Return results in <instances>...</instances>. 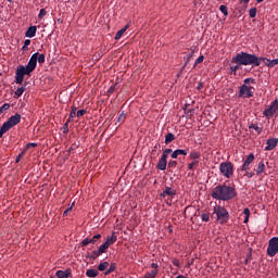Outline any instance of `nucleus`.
Segmentation results:
<instances>
[{"instance_id":"f257e3e1","label":"nucleus","mask_w":278,"mask_h":278,"mask_svg":"<svg viewBox=\"0 0 278 278\" xmlns=\"http://www.w3.org/2000/svg\"><path fill=\"white\" fill-rule=\"evenodd\" d=\"M264 62L265 66L273 68L278 64V58L270 60L266 58H257L255 54L248 52H239L231 59V64H244L245 66H260Z\"/></svg>"},{"instance_id":"f03ea898","label":"nucleus","mask_w":278,"mask_h":278,"mask_svg":"<svg viewBox=\"0 0 278 278\" xmlns=\"http://www.w3.org/2000/svg\"><path fill=\"white\" fill-rule=\"evenodd\" d=\"M39 64H45V54H39L34 53L27 65H20L15 72V83L16 84H23V81L25 80V75H27L29 77V75H31V73H34V71H36V66Z\"/></svg>"},{"instance_id":"7ed1b4c3","label":"nucleus","mask_w":278,"mask_h":278,"mask_svg":"<svg viewBox=\"0 0 278 278\" xmlns=\"http://www.w3.org/2000/svg\"><path fill=\"white\" fill-rule=\"evenodd\" d=\"M236 188L227 185H219L213 189L211 195L217 201H231V199H236Z\"/></svg>"},{"instance_id":"20e7f679","label":"nucleus","mask_w":278,"mask_h":278,"mask_svg":"<svg viewBox=\"0 0 278 278\" xmlns=\"http://www.w3.org/2000/svg\"><path fill=\"white\" fill-rule=\"evenodd\" d=\"M251 84H255L254 78H245L243 80V85L239 88V97L242 99H251V97H253L255 88L251 86Z\"/></svg>"},{"instance_id":"39448f33","label":"nucleus","mask_w":278,"mask_h":278,"mask_svg":"<svg viewBox=\"0 0 278 278\" xmlns=\"http://www.w3.org/2000/svg\"><path fill=\"white\" fill-rule=\"evenodd\" d=\"M21 123V114L12 115L7 122H4L0 128V138H3V134H8L12 127H16Z\"/></svg>"},{"instance_id":"423d86ee","label":"nucleus","mask_w":278,"mask_h":278,"mask_svg":"<svg viewBox=\"0 0 278 278\" xmlns=\"http://www.w3.org/2000/svg\"><path fill=\"white\" fill-rule=\"evenodd\" d=\"M219 173L226 179H231L233 177V163L226 161L219 164Z\"/></svg>"},{"instance_id":"0eeeda50","label":"nucleus","mask_w":278,"mask_h":278,"mask_svg":"<svg viewBox=\"0 0 278 278\" xmlns=\"http://www.w3.org/2000/svg\"><path fill=\"white\" fill-rule=\"evenodd\" d=\"M213 214L216 215L217 223H220V225H225L229 220V212L223 206H215Z\"/></svg>"},{"instance_id":"6e6552de","label":"nucleus","mask_w":278,"mask_h":278,"mask_svg":"<svg viewBox=\"0 0 278 278\" xmlns=\"http://www.w3.org/2000/svg\"><path fill=\"white\" fill-rule=\"evenodd\" d=\"M278 112V100L276 99L275 101H273L270 103V105H268L264 112H263V116H265L266 118H273V116H275V114H277Z\"/></svg>"},{"instance_id":"1a4fd4ad","label":"nucleus","mask_w":278,"mask_h":278,"mask_svg":"<svg viewBox=\"0 0 278 278\" xmlns=\"http://www.w3.org/2000/svg\"><path fill=\"white\" fill-rule=\"evenodd\" d=\"M278 254V237H274L269 240L267 248V255L275 257Z\"/></svg>"},{"instance_id":"9d476101","label":"nucleus","mask_w":278,"mask_h":278,"mask_svg":"<svg viewBox=\"0 0 278 278\" xmlns=\"http://www.w3.org/2000/svg\"><path fill=\"white\" fill-rule=\"evenodd\" d=\"M151 268H153V270L147 271L146 275L143 276V278H155V277H157V273H160V265H157V263H152Z\"/></svg>"},{"instance_id":"9b49d317","label":"nucleus","mask_w":278,"mask_h":278,"mask_svg":"<svg viewBox=\"0 0 278 278\" xmlns=\"http://www.w3.org/2000/svg\"><path fill=\"white\" fill-rule=\"evenodd\" d=\"M100 238L101 235H96L91 239L86 238L81 241V247H88V244H97V240H100Z\"/></svg>"},{"instance_id":"f8f14e48","label":"nucleus","mask_w":278,"mask_h":278,"mask_svg":"<svg viewBox=\"0 0 278 278\" xmlns=\"http://www.w3.org/2000/svg\"><path fill=\"white\" fill-rule=\"evenodd\" d=\"M266 147H265V151H273V149H275L278 144V139L277 138H270L266 141Z\"/></svg>"},{"instance_id":"ddd939ff","label":"nucleus","mask_w":278,"mask_h":278,"mask_svg":"<svg viewBox=\"0 0 278 278\" xmlns=\"http://www.w3.org/2000/svg\"><path fill=\"white\" fill-rule=\"evenodd\" d=\"M168 159H166V156H161V159H160V161H159V163H157V165H156V168L159 169V170H166V166H167V164H168V161H167Z\"/></svg>"},{"instance_id":"4468645a","label":"nucleus","mask_w":278,"mask_h":278,"mask_svg":"<svg viewBox=\"0 0 278 278\" xmlns=\"http://www.w3.org/2000/svg\"><path fill=\"white\" fill-rule=\"evenodd\" d=\"M55 277H58V278H68V277H71V268H67L65 270H58L55 273Z\"/></svg>"},{"instance_id":"2eb2a0df","label":"nucleus","mask_w":278,"mask_h":278,"mask_svg":"<svg viewBox=\"0 0 278 278\" xmlns=\"http://www.w3.org/2000/svg\"><path fill=\"white\" fill-rule=\"evenodd\" d=\"M36 31H38V28L36 26H30L25 33L26 38H34L36 36Z\"/></svg>"},{"instance_id":"dca6fc26","label":"nucleus","mask_w":278,"mask_h":278,"mask_svg":"<svg viewBox=\"0 0 278 278\" xmlns=\"http://www.w3.org/2000/svg\"><path fill=\"white\" fill-rule=\"evenodd\" d=\"M201 159V152L192 150L188 156V160L199 161Z\"/></svg>"},{"instance_id":"f3484780","label":"nucleus","mask_w":278,"mask_h":278,"mask_svg":"<svg viewBox=\"0 0 278 278\" xmlns=\"http://www.w3.org/2000/svg\"><path fill=\"white\" fill-rule=\"evenodd\" d=\"M117 240L118 237L116 236V232H113L111 237L106 238V241L104 243L108 244L109 247H112V244H114V242H116Z\"/></svg>"},{"instance_id":"a211bd4d","label":"nucleus","mask_w":278,"mask_h":278,"mask_svg":"<svg viewBox=\"0 0 278 278\" xmlns=\"http://www.w3.org/2000/svg\"><path fill=\"white\" fill-rule=\"evenodd\" d=\"M263 173H266V165L264 164V161H261L256 167V175L260 176Z\"/></svg>"},{"instance_id":"6ab92c4d","label":"nucleus","mask_w":278,"mask_h":278,"mask_svg":"<svg viewBox=\"0 0 278 278\" xmlns=\"http://www.w3.org/2000/svg\"><path fill=\"white\" fill-rule=\"evenodd\" d=\"M175 194H176L175 189L170 187H166V189L162 193L163 197H175Z\"/></svg>"},{"instance_id":"aec40b11","label":"nucleus","mask_w":278,"mask_h":278,"mask_svg":"<svg viewBox=\"0 0 278 278\" xmlns=\"http://www.w3.org/2000/svg\"><path fill=\"white\" fill-rule=\"evenodd\" d=\"M128 27H129V24H127L124 28L118 30L115 35V40H121V38H123V34H125V31H127Z\"/></svg>"},{"instance_id":"412c9836","label":"nucleus","mask_w":278,"mask_h":278,"mask_svg":"<svg viewBox=\"0 0 278 278\" xmlns=\"http://www.w3.org/2000/svg\"><path fill=\"white\" fill-rule=\"evenodd\" d=\"M75 114H77V106H72V111L70 113V117L67 122L65 123V127H68V124L71 123V118H75Z\"/></svg>"},{"instance_id":"4be33fe9","label":"nucleus","mask_w":278,"mask_h":278,"mask_svg":"<svg viewBox=\"0 0 278 278\" xmlns=\"http://www.w3.org/2000/svg\"><path fill=\"white\" fill-rule=\"evenodd\" d=\"M86 277H89V278L99 277V270H97V269H88L86 271Z\"/></svg>"},{"instance_id":"5701e85b","label":"nucleus","mask_w":278,"mask_h":278,"mask_svg":"<svg viewBox=\"0 0 278 278\" xmlns=\"http://www.w3.org/2000/svg\"><path fill=\"white\" fill-rule=\"evenodd\" d=\"M199 168V161L191 160V163L188 164L189 170H197Z\"/></svg>"},{"instance_id":"b1692460","label":"nucleus","mask_w":278,"mask_h":278,"mask_svg":"<svg viewBox=\"0 0 278 278\" xmlns=\"http://www.w3.org/2000/svg\"><path fill=\"white\" fill-rule=\"evenodd\" d=\"M108 268H110L109 262H102L98 266V270H100V273H103V270H108Z\"/></svg>"},{"instance_id":"393cba45","label":"nucleus","mask_w":278,"mask_h":278,"mask_svg":"<svg viewBox=\"0 0 278 278\" xmlns=\"http://www.w3.org/2000/svg\"><path fill=\"white\" fill-rule=\"evenodd\" d=\"M26 88L25 87H20L16 89L14 92V99H18L20 97H23V92H25Z\"/></svg>"},{"instance_id":"a878e982","label":"nucleus","mask_w":278,"mask_h":278,"mask_svg":"<svg viewBox=\"0 0 278 278\" xmlns=\"http://www.w3.org/2000/svg\"><path fill=\"white\" fill-rule=\"evenodd\" d=\"M101 255H103V252L98 249L92 252V254L90 255V260H97L98 257H101Z\"/></svg>"},{"instance_id":"bb28decb","label":"nucleus","mask_w":278,"mask_h":278,"mask_svg":"<svg viewBox=\"0 0 278 278\" xmlns=\"http://www.w3.org/2000/svg\"><path fill=\"white\" fill-rule=\"evenodd\" d=\"M173 140H175V135L173 132H168L165 136V144H170V142H173Z\"/></svg>"},{"instance_id":"cd10ccee","label":"nucleus","mask_w":278,"mask_h":278,"mask_svg":"<svg viewBox=\"0 0 278 278\" xmlns=\"http://www.w3.org/2000/svg\"><path fill=\"white\" fill-rule=\"evenodd\" d=\"M114 270H116V264L115 263L110 265V267L104 271V275L105 276L112 275V273H114Z\"/></svg>"},{"instance_id":"c85d7f7f","label":"nucleus","mask_w":278,"mask_h":278,"mask_svg":"<svg viewBox=\"0 0 278 278\" xmlns=\"http://www.w3.org/2000/svg\"><path fill=\"white\" fill-rule=\"evenodd\" d=\"M254 161H255V155L253 153H250L243 163L251 165L253 164Z\"/></svg>"},{"instance_id":"c756f323","label":"nucleus","mask_w":278,"mask_h":278,"mask_svg":"<svg viewBox=\"0 0 278 278\" xmlns=\"http://www.w3.org/2000/svg\"><path fill=\"white\" fill-rule=\"evenodd\" d=\"M243 215H244V220H243V223H249V218H250V216H251V210H249V208H244L243 210Z\"/></svg>"},{"instance_id":"7c9ffc66","label":"nucleus","mask_w":278,"mask_h":278,"mask_svg":"<svg viewBox=\"0 0 278 278\" xmlns=\"http://www.w3.org/2000/svg\"><path fill=\"white\" fill-rule=\"evenodd\" d=\"M249 129H255L256 134H262V127L257 126V124H251Z\"/></svg>"},{"instance_id":"2f4dec72","label":"nucleus","mask_w":278,"mask_h":278,"mask_svg":"<svg viewBox=\"0 0 278 278\" xmlns=\"http://www.w3.org/2000/svg\"><path fill=\"white\" fill-rule=\"evenodd\" d=\"M219 10H220L222 14H224V16H229V11L227 10V5L222 4L219 7Z\"/></svg>"},{"instance_id":"473e14b6","label":"nucleus","mask_w":278,"mask_h":278,"mask_svg":"<svg viewBox=\"0 0 278 278\" xmlns=\"http://www.w3.org/2000/svg\"><path fill=\"white\" fill-rule=\"evenodd\" d=\"M235 64L237 65L230 67L231 73H233L235 75L240 70V66H245L244 64H238V63H235Z\"/></svg>"},{"instance_id":"72a5a7b5","label":"nucleus","mask_w":278,"mask_h":278,"mask_svg":"<svg viewBox=\"0 0 278 278\" xmlns=\"http://www.w3.org/2000/svg\"><path fill=\"white\" fill-rule=\"evenodd\" d=\"M249 15H250V18H255V16H257V9L256 8L250 9Z\"/></svg>"},{"instance_id":"f704fd0d","label":"nucleus","mask_w":278,"mask_h":278,"mask_svg":"<svg viewBox=\"0 0 278 278\" xmlns=\"http://www.w3.org/2000/svg\"><path fill=\"white\" fill-rule=\"evenodd\" d=\"M8 110H10V103H4L2 106H0V114L8 112Z\"/></svg>"},{"instance_id":"c9c22d12","label":"nucleus","mask_w":278,"mask_h":278,"mask_svg":"<svg viewBox=\"0 0 278 278\" xmlns=\"http://www.w3.org/2000/svg\"><path fill=\"white\" fill-rule=\"evenodd\" d=\"M117 85H112L109 89H108V94H114V92H116V90H118V88L116 87Z\"/></svg>"},{"instance_id":"e433bc0d","label":"nucleus","mask_w":278,"mask_h":278,"mask_svg":"<svg viewBox=\"0 0 278 278\" xmlns=\"http://www.w3.org/2000/svg\"><path fill=\"white\" fill-rule=\"evenodd\" d=\"M108 249H110V247L105 243L99 247V250L102 252V254L108 253Z\"/></svg>"},{"instance_id":"4c0bfd02","label":"nucleus","mask_w":278,"mask_h":278,"mask_svg":"<svg viewBox=\"0 0 278 278\" xmlns=\"http://www.w3.org/2000/svg\"><path fill=\"white\" fill-rule=\"evenodd\" d=\"M170 153H173V149H165L162 156L168 159V155H170Z\"/></svg>"},{"instance_id":"58836bf2","label":"nucleus","mask_w":278,"mask_h":278,"mask_svg":"<svg viewBox=\"0 0 278 278\" xmlns=\"http://www.w3.org/2000/svg\"><path fill=\"white\" fill-rule=\"evenodd\" d=\"M241 170L243 173H247V170H251V165H249L248 163H243L241 166Z\"/></svg>"},{"instance_id":"ea45409f","label":"nucleus","mask_w":278,"mask_h":278,"mask_svg":"<svg viewBox=\"0 0 278 278\" xmlns=\"http://www.w3.org/2000/svg\"><path fill=\"white\" fill-rule=\"evenodd\" d=\"M25 153H27V149H24L22 151V153H20L15 160L16 164H18V162H21V157H23V155H25Z\"/></svg>"},{"instance_id":"a19ab883","label":"nucleus","mask_w":278,"mask_h":278,"mask_svg":"<svg viewBox=\"0 0 278 278\" xmlns=\"http://www.w3.org/2000/svg\"><path fill=\"white\" fill-rule=\"evenodd\" d=\"M201 218H202V220H203L204 223H210V215H208V213H203V214L201 215Z\"/></svg>"},{"instance_id":"79ce46f5","label":"nucleus","mask_w":278,"mask_h":278,"mask_svg":"<svg viewBox=\"0 0 278 278\" xmlns=\"http://www.w3.org/2000/svg\"><path fill=\"white\" fill-rule=\"evenodd\" d=\"M172 263L174 266H176V268H181V263L179 262L178 258H173Z\"/></svg>"},{"instance_id":"37998d69","label":"nucleus","mask_w":278,"mask_h":278,"mask_svg":"<svg viewBox=\"0 0 278 278\" xmlns=\"http://www.w3.org/2000/svg\"><path fill=\"white\" fill-rule=\"evenodd\" d=\"M203 60H205V56L204 55H200L195 62H194V66H197L198 64H202Z\"/></svg>"},{"instance_id":"c03bdc74","label":"nucleus","mask_w":278,"mask_h":278,"mask_svg":"<svg viewBox=\"0 0 278 278\" xmlns=\"http://www.w3.org/2000/svg\"><path fill=\"white\" fill-rule=\"evenodd\" d=\"M178 155H188V150L177 149L175 150Z\"/></svg>"},{"instance_id":"a18cd8bd","label":"nucleus","mask_w":278,"mask_h":278,"mask_svg":"<svg viewBox=\"0 0 278 278\" xmlns=\"http://www.w3.org/2000/svg\"><path fill=\"white\" fill-rule=\"evenodd\" d=\"M45 16H47V10L41 9L39 14H38V18H45Z\"/></svg>"},{"instance_id":"49530a36","label":"nucleus","mask_w":278,"mask_h":278,"mask_svg":"<svg viewBox=\"0 0 278 278\" xmlns=\"http://www.w3.org/2000/svg\"><path fill=\"white\" fill-rule=\"evenodd\" d=\"M167 166H168V168H176L177 167V161H169Z\"/></svg>"},{"instance_id":"de8ad7c7","label":"nucleus","mask_w":278,"mask_h":278,"mask_svg":"<svg viewBox=\"0 0 278 278\" xmlns=\"http://www.w3.org/2000/svg\"><path fill=\"white\" fill-rule=\"evenodd\" d=\"M31 147H33V148L38 147V143H36V142L27 143V144H26V148H25L26 151H27V149H31Z\"/></svg>"},{"instance_id":"09e8293b","label":"nucleus","mask_w":278,"mask_h":278,"mask_svg":"<svg viewBox=\"0 0 278 278\" xmlns=\"http://www.w3.org/2000/svg\"><path fill=\"white\" fill-rule=\"evenodd\" d=\"M84 114H86V110H79V111H77L76 116L79 118V117L84 116Z\"/></svg>"},{"instance_id":"8fccbe9b","label":"nucleus","mask_w":278,"mask_h":278,"mask_svg":"<svg viewBox=\"0 0 278 278\" xmlns=\"http://www.w3.org/2000/svg\"><path fill=\"white\" fill-rule=\"evenodd\" d=\"M253 175H255V173H253V172H251V173L245 172L244 177H249V179H251V177H253Z\"/></svg>"},{"instance_id":"3c124183","label":"nucleus","mask_w":278,"mask_h":278,"mask_svg":"<svg viewBox=\"0 0 278 278\" xmlns=\"http://www.w3.org/2000/svg\"><path fill=\"white\" fill-rule=\"evenodd\" d=\"M173 160H177L179 157V154L176 152V150L172 153Z\"/></svg>"},{"instance_id":"603ef678","label":"nucleus","mask_w":278,"mask_h":278,"mask_svg":"<svg viewBox=\"0 0 278 278\" xmlns=\"http://www.w3.org/2000/svg\"><path fill=\"white\" fill-rule=\"evenodd\" d=\"M71 210H73V207H68L67 210H65L63 216H68V212H71Z\"/></svg>"},{"instance_id":"864d4df0","label":"nucleus","mask_w":278,"mask_h":278,"mask_svg":"<svg viewBox=\"0 0 278 278\" xmlns=\"http://www.w3.org/2000/svg\"><path fill=\"white\" fill-rule=\"evenodd\" d=\"M29 45H31V40L26 39V40L24 41V46L29 47Z\"/></svg>"},{"instance_id":"5fc2aeb1","label":"nucleus","mask_w":278,"mask_h":278,"mask_svg":"<svg viewBox=\"0 0 278 278\" xmlns=\"http://www.w3.org/2000/svg\"><path fill=\"white\" fill-rule=\"evenodd\" d=\"M203 88V83H200L197 87L198 90H201Z\"/></svg>"},{"instance_id":"6e6d98bb","label":"nucleus","mask_w":278,"mask_h":278,"mask_svg":"<svg viewBox=\"0 0 278 278\" xmlns=\"http://www.w3.org/2000/svg\"><path fill=\"white\" fill-rule=\"evenodd\" d=\"M22 51H27V46H23Z\"/></svg>"},{"instance_id":"4d7b16f0","label":"nucleus","mask_w":278,"mask_h":278,"mask_svg":"<svg viewBox=\"0 0 278 278\" xmlns=\"http://www.w3.org/2000/svg\"><path fill=\"white\" fill-rule=\"evenodd\" d=\"M243 3H249L251 0H242Z\"/></svg>"},{"instance_id":"13d9d810","label":"nucleus","mask_w":278,"mask_h":278,"mask_svg":"<svg viewBox=\"0 0 278 278\" xmlns=\"http://www.w3.org/2000/svg\"><path fill=\"white\" fill-rule=\"evenodd\" d=\"M264 0H256L257 3H262Z\"/></svg>"},{"instance_id":"bf43d9fd","label":"nucleus","mask_w":278,"mask_h":278,"mask_svg":"<svg viewBox=\"0 0 278 278\" xmlns=\"http://www.w3.org/2000/svg\"><path fill=\"white\" fill-rule=\"evenodd\" d=\"M121 118H125V116H124V115H119V119H121Z\"/></svg>"},{"instance_id":"052dcab7","label":"nucleus","mask_w":278,"mask_h":278,"mask_svg":"<svg viewBox=\"0 0 278 278\" xmlns=\"http://www.w3.org/2000/svg\"><path fill=\"white\" fill-rule=\"evenodd\" d=\"M187 267L190 268V263L187 264Z\"/></svg>"},{"instance_id":"680f3d73","label":"nucleus","mask_w":278,"mask_h":278,"mask_svg":"<svg viewBox=\"0 0 278 278\" xmlns=\"http://www.w3.org/2000/svg\"><path fill=\"white\" fill-rule=\"evenodd\" d=\"M9 1V3H12V1H14V0H8Z\"/></svg>"},{"instance_id":"e2e57ef3","label":"nucleus","mask_w":278,"mask_h":278,"mask_svg":"<svg viewBox=\"0 0 278 278\" xmlns=\"http://www.w3.org/2000/svg\"><path fill=\"white\" fill-rule=\"evenodd\" d=\"M190 58H192V53H191V54H189V59H190Z\"/></svg>"},{"instance_id":"0e129e2a","label":"nucleus","mask_w":278,"mask_h":278,"mask_svg":"<svg viewBox=\"0 0 278 278\" xmlns=\"http://www.w3.org/2000/svg\"><path fill=\"white\" fill-rule=\"evenodd\" d=\"M24 86H27V83H25Z\"/></svg>"}]
</instances>
